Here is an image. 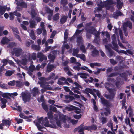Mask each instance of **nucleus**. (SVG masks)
Masks as SVG:
<instances>
[{
	"label": "nucleus",
	"instance_id": "obj_53",
	"mask_svg": "<svg viewBox=\"0 0 134 134\" xmlns=\"http://www.w3.org/2000/svg\"><path fill=\"white\" fill-rule=\"evenodd\" d=\"M119 33L120 36V38L121 40H123V35L122 33V31L120 29H118Z\"/></svg>",
	"mask_w": 134,
	"mask_h": 134
},
{
	"label": "nucleus",
	"instance_id": "obj_46",
	"mask_svg": "<svg viewBox=\"0 0 134 134\" xmlns=\"http://www.w3.org/2000/svg\"><path fill=\"white\" fill-rule=\"evenodd\" d=\"M80 49L82 51V52L85 53L86 52V50L85 49V47L83 44L81 45L80 46Z\"/></svg>",
	"mask_w": 134,
	"mask_h": 134
},
{
	"label": "nucleus",
	"instance_id": "obj_34",
	"mask_svg": "<svg viewBox=\"0 0 134 134\" xmlns=\"http://www.w3.org/2000/svg\"><path fill=\"white\" fill-rule=\"evenodd\" d=\"M31 48L34 50L38 51L40 50L41 47L39 46L33 44L31 46Z\"/></svg>",
	"mask_w": 134,
	"mask_h": 134
},
{
	"label": "nucleus",
	"instance_id": "obj_18",
	"mask_svg": "<svg viewBox=\"0 0 134 134\" xmlns=\"http://www.w3.org/2000/svg\"><path fill=\"white\" fill-rule=\"evenodd\" d=\"M100 99L101 102L104 105H105L106 107L109 105V103L108 100L105 99L102 97L100 98Z\"/></svg>",
	"mask_w": 134,
	"mask_h": 134
},
{
	"label": "nucleus",
	"instance_id": "obj_52",
	"mask_svg": "<svg viewBox=\"0 0 134 134\" xmlns=\"http://www.w3.org/2000/svg\"><path fill=\"white\" fill-rule=\"evenodd\" d=\"M108 51L109 53V57H111L113 56L114 55L115 56V54L114 53V52L112 49H111L109 51Z\"/></svg>",
	"mask_w": 134,
	"mask_h": 134
},
{
	"label": "nucleus",
	"instance_id": "obj_47",
	"mask_svg": "<svg viewBox=\"0 0 134 134\" xmlns=\"http://www.w3.org/2000/svg\"><path fill=\"white\" fill-rule=\"evenodd\" d=\"M45 10L46 12L47 13H53V11L52 10H51L48 7L46 6L45 7Z\"/></svg>",
	"mask_w": 134,
	"mask_h": 134
},
{
	"label": "nucleus",
	"instance_id": "obj_11",
	"mask_svg": "<svg viewBox=\"0 0 134 134\" xmlns=\"http://www.w3.org/2000/svg\"><path fill=\"white\" fill-rule=\"evenodd\" d=\"M10 9V8H7L6 6L3 7L0 6V17H1V15L4 14L6 10H9Z\"/></svg>",
	"mask_w": 134,
	"mask_h": 134
},
{
	"label": "nucleus",
	"instance_id": "obj_59",
	"mask_svg": "<svg viewBox=\"0 0 134 134\" xmlns=\"http://www.w3.org/2000/svg\"><path fill=\"white\" fill-rule=\"evenodd\" d=\"M16 83V86L18 87H21L22 85V82L19 81H15Z\"/></svg>",
	"mask_w": 134,
	"mask_h": 134
},
{
	"label": "nucleus",
	"instance_id": "obj_42",
	"mask_svg": "<svg viewBox=\"0 0 134 134\" xmlns=\"http://www.w3.org/2000/svg\"><path fill=\"white\" fill-rule=\"evenodd\" d=\"M28 70L30 71L33 72L36 70V68L33 65L31 64L29 66Z\"/></svg>",
	"mask_w": 134,
	"mask_h": 134
},
{
	"label": "nucleus",
	"instance_id": "obj_2",
	"mask_svg": "<svg viewBox=\"0 0 134 134\" xmlns=\"http://www.w3.org/2000/svg\"><path fill=\"white\" fill-rule=\"evenodd\" d=\"M116 2L113 0H108L104 2H101L100 4H98V7L100 6L102 8L105 7L107 10L113 8V4H115Z\"/></svg>",
	"mask_w": 134,
	"mask_h": 134
},
{
	"label": "nucleus",
	"instance_id": "obj_12",
	"mask_svg": "<svg viewBox=\"0 0 134 134\" xmlns=\"http://www.w3.org/2000/svg\"><path fill=\"white\" fill-rule=\"evenodd\" d=\"M112 43L113 45V47H112V48L113 49L115 50L116 51L118 52L119 53H123L125 51L121 50V51L118 50V49L119 47L118 44L116 43V42H112Z\"/></svg>",
	"mask_w": 134,
	"mask_h": 134
},
{
	"label": "nucleus",
	"instance_id": "obj_19",
	"mask_svg": "<svg viewBox=\"0 0 134 134\" xmlns=\"http://www.w3.org/2000/svg\"><path fill=\"white\" fill-rule=\"evenodd\" d=\"M132 24L131 22L130 21H127V22L124 23L123 24V28L127 29V26L131 29L132 28Z\"/></svg>",
	"mask_w": 134,
	"mask_h": 134
},
{
	"label": "nucleus",
	"instance_id": "obj_36",
	"mask_svg": "<svg viewBox=\"0 0 134 134\" xmlns=\"http://www.w3.org/2000/svg\"><path fill=\"white\" fill-rule=\"evenodd\" d=\"M77 57L80 58L81 59L83 60V61H85L86 60V58L85 55L83 54H78L77 55Z\"/></svg>",
	"mask_w": 134,
	"mask_h": 134
},
{
	"label": "nucleus",
	"instance_id": "obj_10",
	"mask_svg": "<svg viewBox=\"0 0 134 134\" xmlns=\"http://www.w3.org/2000/svg\"><path fill=\"white\" fill-rule=\"evenodd\" d=\"M56 66L53 64H48L47 67L46 72H49L56 68Z\"/></svg>",
	"mask_w": 134,
	"mask_h": 134
},
{
	"label": "nucleus",
	"instance_id": "obj_44",
	"mask_svg": "<svg viewBox=\"0 0 134 134\" xmlns=\"http://www.w3.org/2000/svg\"><path fill=\"white\" fill-rule=\"evenodd\" d=\"M45 48L44 50L45 52L48 51L51 48V46H48V44H47V43H45Z\"/></svg>",
	"mask_w": 134,
	"mask_h": 134
},
{
	"label": "nucleus",
	"instance_id": "obj_3",
	"mask_svg": "<svg viewBox=\"0 0 134 134\" xmlns=\"http://www.w3.org/2000/svg\"><path fill=\"white\" fill-rule=\"evenodd\" d=\"M22 99L24 102H29L31 99V95L28 91H26L21 93Z\"/></svg>",
	"mask_w": 134,
	"mask_h": 134
},
{
	"label": "nucleus",
	"instance_id": "obj_56",
	"mask_svg": "<svg viewBox=\"0 0 134 134\" xmlns=\"http://www.w3.org/2000/svg\"><path fill=\"white\" fill-rule=\"evenodd\" d=\"M15 46V43L14 42H11L7 46V47L8 48V47H10V48H12L13 47H14Z\"/></svg>",
	"mask_w": 134,
	"mask_h": 134
},
{
	"label": "nucleus",
	"instance_id": "obj_21",
	"mask_svg": "<svg viewBox=\"0 0 134 134\" xmlns=\"http://www.w3.org/2000/svg\"><path fill=\"white\" fill-rule=\"evenodd\" d=\"M33 96L34 97H35L37 95L39 94V90L38 88L37 87H35L33 88L32 91Z\"/></svg>",
	"mask_w": 134,
	"mask_h": 134
},
{
	"label": "nucleus",
	"instance_id": "obj_37",
	"mask_svg": "<svg viewBox=\"0 0 134 134\" xmlns=\"http://www.w3.org/2000/svg\"><path fill=\"white\" fill-rule=\"evenodd\" d=\"M68 30H67L66 29L65 30V31L64 33V41L66 43V40L68 38Z\"/></svg>",
	"mask_w": 134,
	"mask_h": 134
},
{
	"label": "nucleus",
	"instance_id": "obj_58",
	"mask_svg": "<svg viewBox=\"0 0 134 134\" xmlns=\"http://www.w3.org/2000/svg\"><path fill=\"white\" fill-rule=\"evenodd\" d=\"M93 91L94 92L97 93V96L99 98L101 96V95L100 93L99 92V91L98 90H96L94 89H93Z\"/></svg>",
	"mask_w": 134,
	"mask_h": 134
},
{
	"label": "nucleus",
	"instance_id": "obj_43",
	"mask_svg": "<svg viewBox=\"0 0 134 134\" xmlns=\"http://www.w3.org/2000/svg\"><path fill=\"white\" fill-rule=\"evenodd\" d=\"M19 5L23 8H26L27 7V4L24 2H22L20 3Z\"/></svg>",
	"mask_w": 134,
	"mask_h": 134
},
{
	"label": "nucleus",
	"instance_id": "obj_13",
	"mask_svg": "<svg viewBox=\"0 0 134 134\" xmlns=\"http://www.w3.org/2000/svg\"><path fill=\"white\" fill-rule=\"evenodd\" d=\"M17 10H16L14 11L13 13H10L9 18L10 20H13L14 19V15L18 17L20 16L21 14L17 12Z\"/></svg>",
	"mask_w": 134,
	"mask_h": 134
},
{
	"label": "nucleus",
	"instance_id": "obj_14",
	"mask_svg": "<svg viewBox=\"0 0 134 134\" xmlns=\"http://www.w3.org/2000/svg\"><path fill=\"white\" fill-rule=\"evenodd\" d=\"M123 15L122 13L120 10H117L114 12L112 15L113 17L115 19H117L119 16Z\"/></svg>",
	"mask_w": 134,
	"mask_h": 134
},
{
	"label": "nucleus",
	"instance_id": "obj_40",
	"mask_svg": "<svg viewBox=\"0 0 134 134\" xmlns=\"http://www.w3.org/2000/svg\"><path fill=\"white\" fill-rule=\"evenodd\" d=\"M94 43H96L97 45H99L100 43V38L95 37L93 41Z\"/></svg>",
	"mask_w": 134,
	"mask_h": 134
},
{
	"label": "nucleus",
	"instance_id": "obj_50",
	"mask_svg": "<svg viewBox=\"0 0 134 134\" xmlns=\"http://www.w3.org/2000/svg\"><path fill=\"white\" fill-rule=\"evenodd\" d=\"M48 58L49 59L53 61L55 59V55H52L51 54H50L48 56Z\"/></svg>",
	"mask_w": 134,
	"mask_h": 134
},
{
	"label": "nucleus",
	"instance_id": "obj_64",
	"mask_svg": "<svg viewBox=\"0 0 134 134\" xmlns=\"http://www.w3.org/2000/svg\"><path fill=\"white\" fill-rule=\"evenodd\" d=\"M61 3L64 6L67 4L68 3L67 0H61Z\"/></svg>",
	"mask_w": 134,
	"mask_h": 134
},
{
	"label": "nucleus",
	"instance_id": "obj_51",
	"mask_svg": "<svg viewBox=\"0 0 134 134\" xmlns=\"http://www.w3.org/2000/svg\"><path fill=\"white\" fill-rule=\"evenodd\" d=\"M59 15L58 13L54 15L53 17V20L56 21L58 19H59Z\"/></svg>",
	"mask_w": 134,
	"mask_h": 134
},
{
	"label": "nucleus",
	"instance_id": "obj_45",
	"mask_svg": "<svg viewBox=\"0 0 134 134\" xmlns=\"http://www.w3.org/2000/svg\"><path fill=\"white\" fill-rule=\"evenodd\" d=\"M42 105L43 108L47 112L48 111V106L46 104L44 103L43 102L42 104Z\"/></svg>",
	"mask_w": 134,
	"mask_h": 134
},
{
	"label": "nucleus",
	"instance_id": "obj_6",
	"mask_svg": "<svg viewBox=\"0 0 134 134\" xmlns=\"http://www.w3.org/2000/svg\"><path fill=\"white\" fill-rule=\"evenodd\" d=\"M37 58H39V61L40 62L42 61L45 62L47 60V57L41 52L37 53Z\"/></svg>",
	"mask_w": 134,
	"mask_h": 134
},
{
	"label": "nucleus",
	"instance_id": "obj_7",
	"mask_svg": "<svg viewBox=\"0 0 134 134\" xmlns=\"http://www.w3.org/2000/svg\"><path fill=\"white\" fill-rule=\"evenodd\" d=\"M43 118L42 117L39 118V119L37 120H36L34 121V123L37 126V127L38 128V130L41 131H42L41 130L43 128V127L41 126L40 124L41 123V121L43 120Z\"/></svg>",
	"mask_w": 134,
	"mask_h": 134
},
{
	"label": "nucleus",
	"instance_id": "obj_17",
	"mask_svg": "<svg viewBox=\"0 0 134 134\" xmlns=\"http://www.w3.org/2000/svg\"><path fill=\"white\" fill-rule=\"evenodd\" d=\"M79 130L78 131L79 132L83 131L85 130H88L87 126H84L83 124L79 126Z\"/></svg>",
	"mask_w": 134,
	"mask_h": 134
},
{
	"label": "nucleus",
	"instance_id": "obj_20",
	"mask_svg": "<svg viewBox=\"0 0 134 134\" xmlns=\"http://www.w3.org/2000/svg\"><path fill=\"white\" fill-rule=\"evenodd\" d=\"M66 78L64 77H62L59 78L57 82V84L59 85H64V82L63 81H65Z\"/></svg>",
	"mask_w": 134,
	"mask_h": 134
},
{
	"label": "nucleus",
	"instance_id": "obj_57",
	"mask_svg": "<svg viewBox=\"0 0 134 134\" xmlns=\"http://www.w3.org/2000/svg\"><path fill=\"white\" fill-rule=\"evenodd\" d=\"M93 33H94L93 34L95 36V37L99 38V36L100 33L98 32L96 30L95 31H94Z\"/></svg>",
	"mask_w": 134,
	"mask_h": 134
},
{
	"label": "nucleus",
	"instance_id": "obj_26",
	"mask_svg": "<svg viewBox=\"0 0 134 134\" xmlns=\"http://www.w3.org/2000/svg\"><path fill=\"white\" fill-rule=\"evenodd\" d=\"M107 90L110 94L114 95V96L115 97L116 92V89L109 88Z\"/></svg>",
	"mask_w": 134,
	"mask_h": 134
},
{
	"label": "nucleus",
	"instance_id": "obj_25",
	"mask_svg": "<svg viewBox=\"0 0 134 134\" xmlns=\"http://www.w3.org/2000/svg\"><path fill=\"white\" fill-rule=\"evenodd\" d=\"M9 41V40L6 37H3L1 40L2 44H5L8 43Z\"/></svg>",
	"mask_w": 134,
	"mask_h": 134
},
{
	"label": "nucleus",
	"instance_id": "obj_48",
	"mask_svg": "<svg viewBox=\"0 0 134 134\" xmlns=\"http://www.w3.org/2000/svg\"><path fill=\"white\" fill-rule=\"evenodd\" d=\"M31 14L32 18H34L35 17L36 13L34 9L31 10Z\"/></svg>",
	"mask_w": 134,
	"mask_h": 134
},
{
	"label": "nucleus",
	"instance_id": "obj_24",
	"mask_svg": "<svg viewBox=\"0 0 134 134\" xmlns=\"http://www.w3.org/2000/svg\"><path fill=\"white\" fill-rule=\"evenodd\" d=\"M68 16L65 15L61 17L60 20V22L61 24H63L66 21Z\"/></svg>",
	"mask_w": 134,
	"mask_h": 134
},
{
	"label": "nucleus",
	"instance_id": "obj_29",
	"mask_svg": "<svg viewBox=\"0 0 134 134\" xmlns=\"http://www.w3.org/2000/svg\"><path fill=\"white\" fill-rule=\"evenodd\" d=\"M99 54V51L97 50L96 48H95L93 50H92V55L94 57L97 56Z\"/></svg>",
	"mask_w": 134,
	"mask_h": 134
},
{
	"label": "nucleus",
	"instance_id": "obj_38",
	"mask_svg": "<svg viewBox=\"0 0 134 134\" xmlns=\"http://www.w3.org/2000/svg\"><path fill=\"white\" fill-rule=\"evenodd\" d=\"M10 28L12 29L15 34H18L19 33V32L16 27H15L13 26H10Z\"/></svg>",
	"mask_w": 134,
	"mask_h": 134
},
{
	"label": "nucleus",
	"instance_id": "obj_23",
	"mask_svg": "<svg viewBox=\"0 0 134 134\" xmlns=\"http://www.w3.org/2000/svg\"><path fill=\"white\" fill-rule=\"evenodd\" d=\"M14 70H8L5 74V75L6 76H9L12 75L14 72Z\"/></svg>",
	"mask_w": 134,
	"mask_h": 134
},
{
	"label": "nucleus",
	"instance_id": "obj_9",
	"mask_svg": "<svg viewBox=\"0 0 134 134\" xmlns=\"http://www.w3.org/2000/svg\"><path fill=\"white\" fill-rule=\"evenodd\" d=\"M76 42L77 45L79 46L83 44V40L81 36H77Z\"/></svg>",
	"mask_w": 134,
	"mask_h": 134
},
{
	"label": "nucleus",
	"instance_id": "obj_39",
	"mask_svg": "<svg viewBox=\"0 0 134 134\" xmlns=\"http://www.w3.org/2000/svg\"><path fill=\"white\" fill-rule=\"evenodd\" d=\"M85 93L88 94V95L89 96L90 95L88 93H87L88 92L92 94L93 93V90L92 89L88 88H86L85 90Z\"/></svg>",
	"mask_w": 134,
	"mask_h": 134
},
{
	"label": "nucleus",
	"instance_id": "obj_35",
	"mask_svg": "<svg viewBox=\"0 0 134 134\" xmlns=\"http://www.w3.org/2000/svg\"><path fill=\"white\" fill-rule=\"evenodd\" d=\"M30 36L31 38L34 40H35L36 39V36L35 35V32L33 30L31 31L30 33Z\"/></svg>",
	"mask_w": 134,
	"mask_h": 134
},
{
	"label": "nucleus",
	"instance_id": "obj_61",
	"mask_svg": "<svg viewBox=\"0 0 134 134\" xmlns=\"http://www.w3.org/2000/svg\"><path fill=\"white\" fill-rule=\"evenodd\" d=\"M116 59L117 60L121 62L123 60V57L119 55H117L116 56Z\"/></svg>",
	"mask_w": 134,
	"mask_h": 134
},
{
	"label": "nucleus",
	"instance_id": "obj_1",
	"mask_svg": "<svg viewBox=\"0 0 134 134\" xmlns=\"http://www.w3.org/2000/svg\"><path fill=\"white\" fill-rule=\"evenodd\" d=\"M60 120H57L55 119L56 121V124H55L54 122H51L52 125H49V121L47 119V117H45L44 119L42 121V124L44 125L46 127H50L53 128H55L57 127L56 124L57 125V126L61 128V125L62 124V122L65 123L66 120L65 118V116L63 115H60L59 116Z\"/></svg>",
	"mask_w": 134,
	"mask_h": 134
},
{
	"label": "nucleus",
	"instance_id": "obj_49",
	"mask_svg": "<svg viewBox=\"0 0 134 134\" xmlns=\"http://www.w3.org/2000/svg\"><path fill=\"white\" fill-rule=\"evenodd\" d=\"M100 119L103 124L105 123L107 121V118L105 117H102L100 118Z\"/></svg>",
	"mask_w": 134,
	"mask_h": 134
},
{
	"label": "nucleus",
	"instance_id": "obj_8",
	"mask_svg": "<svg viewBox=\"0 0 134 134\" xmlns=\"http://www.w3.org/2000/svg\"><path fill=\"white\" fill-rule=\"evenodd\" d=\"M39 79L40 81L38 82V83L40 84L41 86H43L45 83H47L46 80H48V79L44 77H41L39 78Z\"/></svg>",
	"mask_w": 134,
	"mask_h": 134
},
{
	"label": "nucleus",
	"instance_id": "obj_15",
	"mask_svg": "<svg viewBox=\"0 0 134 134\" xmlns=\"http://www.w3.org/2000/svg\"><path fill=\"white\" fill-rule=\"evenodd\" d=\"M85 30H86V32L93 34L94 32L95 31L96 29L93 27H87L85 28Z\"/></svg>",
	"mask_w": 134,
	"mask_h": 134
},
{
	"label": "nucleus",
	"instance_id": "obj_30",
	"mask_svg": "<svg viewBox=\"0 0 134 134\" xmlns=\"http://www.w3.org/2000/svg\"><path fill=\"white\" fill-rule=\"evenodd\" d=\"M2 125L4 126V125H8L10 126L11 124V122L8 120H3L2 121Z\"/></svg>",
	"mask_w": 134,
	"mask_h": 134
},
{
	"label": "nucleus",
	"instance_id": "obj_27",
	"mask_svg": "<svg viewBox=\"0 0 134 134\" xmlns=\"http://www.w3.org/2000/svg\"><path fill=\"white\" fill-rule=\"evenodd\" d=\"M103 96L107 99L109 100H112L114 98V95H112L110 94H105L103 95Z\"/></svg>",
	"mask_w": 134,
	"mask_h": 134
},
{
	"label": "nucleus",
	"instance_id": "obj_28",
	"mask_svg": "<svg viewBox=\"0 0 134 134\" xmlns=\"http://www.w3.org/2000/svg\"><path fill=\"white\" fill-rule=\"evenodd\" d=\"M77 75H80V77L82 78L86 79L87 76H89L88 74L84 73H78Z\"/></svg>",
	"mask_w": 134,
	"mask_h": 134
},
{
	"label": "nucleus",
	"instance_id": "obj_60",
	"mask_svg": "<svg viewBox=\"0 0 134 134\" xmlns=\"http://www.w3.org/2000/svg\"><path fill=\"white\" fill-rule=\"evenodd\" d=\"M102 8L100 6L99 7H98L95 8L94 10V12L96 13V12H98L99 11L102 10Z\"/></svg>",
	"mask_w": 134,
	"mask_h": 134
},
{
	"label": "nucleus",
	"instance_id": "obj_4",
	"mask_svg": "<svg viewBox=\"0 0 134 134\" xmlns=\"http://www.w3.org/2000/svg\"><path fill=\"white\" fill-rule=\"evenodd\" d=\"M30 54L29 53L22 55V57H24V58L20 61V63L23 65H26L27 64V60L30 59Z\"/></svg>",
	"mask_w": 134,
	"mask_h": 134
},
{
	"label": "nucleus",
	"instance_id": "obj_32",
	"mask_svg": "<svg viewBox=\"0 0 134 134\" xmlns=\"http://www.w3.org/2000/svg\"><path fill=\"white\" fill-rule=\"evenodd\" d=\"M53 113L51 111H50L48 112L47 113L48 118L50 119L51 122H53L52 120H53Z\"/></svg>",
	"mask_w": 134,
	"mask_h": 134
},
{
	"label": "nucleus",
	"instance_id": "obj_16",
	"mask_svg": "<svg viewBox=\"0 0 134 134\" xmlns=\"http://www.w3.org/2000/svg\"><path fill=\"white\" fill-rule=\"evenodd\" d=\"M106 37L104 38L103 40V43L104 44H107L108 42V40L110 39V35L108 32H106Z\"/></svg>",
	"mask_w": 134,
	"mask_h": 134
},
{
	"label": "nucleus",
	"instance_id": "obj_55",
	"mask_svg": "<svg viewBox=\"0 0 134 134\" xmlns=\"http://www.w3.org/2000/svg\"><path fill=\"white\" fill-rule=\"evenodd\" d=\"M93 105H94V109L95 111H98V108L96 105V101L94 99H93Z\"/></svg>",
	"mask_w": 134,
	"mask_h": 134
},
{
	"label": "nucleus",
	"instance_id": "obj_33",
	"mask_svg": "<svg viewBox=\"0 0 134 134\" xmlns=\"http://www.w3.org/2000/svg\"><path fill=\"white\" fill-rule=\"evenodd\" d=\"M79 48H77L76 49H73L72 55L74 56H76L77 57V55H78V53L79 52Z\"/></svg>",
	"mask_w": 134,
	"mask_h": 134
},
{
	"label": "nucleus",
	"instance_id": "obj_31",
	"mask_svg": "<svg viewBox=\"0 0 134 134\" xmlns=\"http://www.w3.org/2000/svg\"><path fill=\"white\" fill-rule=\"evenodd\" d=\"M30 26L31 28H33L35 27L36 25V22L32 19H31L30 21Z\"/></svg>",
	"mask_w": 134,
	"mask_h": 134
},
{
	"label": "nucleus",
	"instance_id": "obj_41",
	"mask_svg": "<svg viewBox=\"0 0 134 134\" xmlns=\"http://www.w3.org/2000/svg\"><path fill=\"white\" fill-rule=\"evenodd\" d=\"M88 130H89L91 129L93 130H96L97 129V127L95 125H92L89 126H87Z\"/></svg>",
	"mask_w": 134,
	"mask_h": 134
},
{
	"label": "nucleus",
	"instance_id": "obj_63",
	"mask_svg": "<svg viewBox=\"0 0 134 134\" xmlns=\"http://www.w3.org/2000/svg\"><path fill=\"white\" fill-rule=\"evenodd\" d=\"M110 63L113 65H114L117 63V62L114 59H110Z\"/></svg>",
	"mask_w": 134,
	"mask_h": 134
},
{
	"label": "nucleus",
	"instance_id": "obj_54",
	"mask_svg": "<svg viewBox=\"0 0 134 134\" xmlns=\"http://www.w3.org/2000/svg\"><path fill=\"white\" fill-rule=\"evenodd\" d=\"M104 111H106V112H104V114L106 116H107L109 113L110 114V112L109 108H107L104 109Z\"/></svg>",
	"mask_w": 134,
	"mask_h": 134
},
{
	"label": "nucleus",
	"instance_id": "obj_5",
	"mask_svg": "<svg viewBox=\"0 0 134 134\" xmlns=\"http://www.w3.org/2000/svg\"><path fill=\"white\" fill-rule=\"evenodd\" d=\"M15 54V55L17 57H19L20 55H22L25 53L22 49L20 47L15 48L13 49Z\"/></svg>",
	"mask_w": 134,
	"mask_h": 134
},
{
	"label": "nucleus",
	"instance_id": "obj_62",
	"mask_svg": "<svg viewBox=\"0 0 134 134\" xmlns=\"http://www.w3.org/2000/svg\"><path fill=\"white\" fill-rule=\"evenodd\" d=\"M0 87L4 89H7V85L3 83H0Z\"/></svg>",
	"mask_w": 134,
	"mask_h": 134
},
{
	"label": "nucleus",
	"instance_id": "obj_22",
	"mask_svg": "<svg viewBox=\"0 0 134 134\" xmlns=\"http://www.w3.org/2000/svg\"><path fill=\"white\" fill-rule=\"evenodd\" d=\"M117 7L118 9H121L123 5V2L120 0H117Z\"/></svg>",
	"mask_w": 134,
	"mask_h": 134
}]
</instances>
